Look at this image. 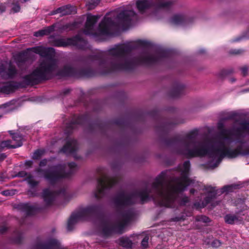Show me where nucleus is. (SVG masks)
Here are the masks:
<instances>
[{
	"label": "nucleus",
	"mask_w": 249,
	"mask_h": 249,
	"mask_svg": "<svg viewBox=\"0 0 249 249\" xmlns=\"http://www.w3.org/2000/svg\"><path fill=\"white\" fill-rule=\"evenodd\" d=\"M233 72L232 69L223 70L221 71L220 75L222 76H225L232 73Z\"/></svg>",
	"instance_id": "nucleus-36"
},
{
	"label": "nucleus",
	"mask_w": 249,
	"mask_h": 249,
	"mask_svg": "<svg viewBox=\"0 0 249 249\" xmlns=\"http://www.w3.org/2000/svg\"><path fill=\"white\" fill-rule=\"evenodd\" d=\"M2 151V149H1V148L0 147V152Z\"/></svg>",
	"instance_id": "nucleus-59"
},
{
	"label": "nucleus",
	"mask_w": 249,
	"mask_h": 249,
	"mask_svg": "<svg viewBox=\"0 0 249 249\" xmlns=\"http://www.w3.org/2000/svg\"><path fill=\"white\" fill-rule=\"evenodd\" d=\"M225 115V116L221 118L224 121L233 119L238 116V114L235 112H227Z\"/></svg>",
	"instance_id": "nucleus-30"
},
{
	"label": "nucleus",
	"mask_w": 249,
	"mask_h": 249,
	"mask_svg": "<svg viewBox=\"0 0 249 249\" xmlns=\"http://www.w3.org/2000/svg\"><path fill=\"white\" fill-rule=\"evenodd\" d=\"M245 38H249V29L244 35L240 36L232 39V42H235L240 41Z\"/></svg>",
	"instance_id": "nucleus-31"
},
{
	"label": "nucleus",
	"mask_w": 249,
	"mask_h": 249,
	"mask_svg": "<svg viewBox=\"0 0 249 249\" xmlns=\"http://www.w3.org/2000/svg\"><path fill=\"white\" fill-rule=\"evenodd\" d=\"M7 228L4 226L0 227V233H3L7 231Z\"/></svg>",
	"instance_id": "nucleus-48"
},
{
	"label": "nucleus",
	"mask_w": 249,
	"mask_h": 249,
	"mask_svg": "<svg viewBox=\"0 0 249 249\" xmlns=\"http://www.w3.org/2000/svg\"><path fill=\"white\" fill-rule=\"evenodd\" d=\"M113 124L122 127L127 125V121L124 118H119L113 121Z\"/></svg>",
	"instance_id": "nucleus-29"
},
{
	"label": "nucleus",
	"mask_w": 249,
	"mask_h": 249,
	"mask_svg": "<svg viewBox=\"0 0 249 249\" xmlns=\"http://www.w3.org/2000/svg\"><path fill=\"white\" fill-rule=\"evenodd\" d=\"M150 114L155 120L156 131L164 145L173 153L188 159L207 156L210 158L207 166L211 169L217 167L224 157L232 159L240 155H249V149L244 148L246 143L245 135H249V122L247 120L240 122L238 126L233 128L232 133L231 129L225 128L224 121L221 118L217 125L219 132L215 139L196 142L198 134L197 129L190 131L184 136L176 135L167 138L174 124L162 118L157 110H152Z\"/></svg>",
	"instance_id": "nucleus-2"
},
{
	"label": "nucleus",
	"mask_w": 249,
	"mask_h": 249,
	"mask_svg": "<svg viewBox=\"0 0 249 249\" xmlns=\"http://www.w3.org/2000/svg\"><path fill=\"white\" fill-rule=\"evenodd\" d=\"M146 42L140 40L137 43L118 44L105 51H99L88 55L86 62L96 65L93 69L89 67L77 68L66 64L58 70L56 75L61 77L90 78L97 74L107 75L117 71L131 72L139 65L152 66L166 62L172 57L170 50H157L154 53L147 48L143 49L137 55L133 52L139 46H145Z\"/></svg>",
	"instance_id": "nucleus-3"
},
{
	"label": "nucleus",
	"mask_w": 249,
	"mask_h": 249,
	"mask_svg": "<svg viewBox=\"0 0 249 249\" xmlns=\"http://www.w3.org/2000/svg\"><path fill=\"white\" fill-rule=\"evenodd\" d=\"M2 194L4 196H10L11 195V193L9 190H5L2 192Z\"/></svg>",
	"instance_id": "nucleus-50"
},
{
	"label": "nucleus",
	"mask_w": 249,
	"mask_h": 249,
	"mask_svg": "<svg viewBox=\"0 0 249 249\" xmlns=\"http://www.w3.org/2000/svg\"><path fill=\"white\" fill-rule=\"evenodd\" d=\"M61 10L60 7L57 8L56 9L53 10L51 13V15H54L57 14H60V11Z\"/></svg>",
	"instance_id": "nucleus-45"
},
{
	"label": "nucleus",
	"mask_w": 249,
	"mask_h": 249,
	"mask_svg": "<svg viewBox=\"0 0 249 249\" xmlns=\"http://www.w3.org/2000/svg\"><path fill=\"white\" fill-rule=\"evenodd\" d=\"M190 169V162L186 160L176 169L161 172L151 184L145 183L141 189L117 193L112 198V201L122 221H102L100 227L102 235L108 237L124 233L125 227L134 220L135 212L133 208L123 210L138 202L143 204L152 200L156 205L166 208L186 206L190 202L189 198L186 196L179 197V193L193 183L189 178Z\"/></svg>",
	"instance_id": "nucleus-1"
},
{
	"label": "nucleus",
	"mask_w": 249,
	"mask_h": 249,
	"mask_svg": "<svg viewBox=\"0 0 249 249\" xmlns=\"http://www.w3.org/2000/svg\"><path fill=\"white\" fill-rule=\"evenodd\" d=\"M34 52L41 57L46 58L33 72L23 77V82L26 85L37 84L49 79L57 68V61L53 58L54 50L53 48L37 46L33 48Z\"/></svg>",
	"instance_id": "nucleus-5"
},
{
	"label": "nucleus",
	"mask_w": 249,
	"mask_h": 249,
	"mask_svg": "<svg viewBox=\"0 0 249 249\" xmlns=\"http://www.w3.org/2000/svg\"><path fill=\"white\" fill-rule=\"evenodd\" d=\"M18 71L15 66L10 65L7 70L2 75V78L4 79H13L17 74Z\"/></svg>",
	"instance_id": "nucleus-19"
},
{
	"label": "nucleus",
	"mask_w": 249,
	"mask_h": 249,
	"mask_svg": "<svg viewBox=\"0 0 249 249\" xmlns=\"http://www.w3.org/2000/svg\"><path fill=\"white\" fill-rule=\"evenodd\" d=\"M244 52L242 49H231L230 51V53L232 54H240Z\"/></svg>",
	"instance_id": "nucleus-38"
},
{
	"label": "nucleus",
	"mask_w": 249,
	"mask_h": 249,
	"mask_svg": "<svg viewBox=\"0 0 249 249\" xmlns=\"http://www.w3.org/2000/svg\"><path fill=\"white\" fill-rule=\"evenodd\" d=\"M18 83H10L7 86V88L9 89L10 90H14L18 88Z\"/></svg>",
	"instance_id": "nucleus-41"
},
{
	"label": "nucleus",
	"mask_w": 249,
	"mask_h": 249,
	"mask_svg": "<svg viewBox=\"0 0 249 249\" xmlns=\"http://www.w3.org/2000/svg\"><path fill=\"white\" fill-rule=\"evenodd\" d=\"M224 219L225 222L230 224H233L235 222L238 221V217L235 214H227Z\"/></svg>",
	"instance_id": "nucleus-26"
},
{
	"label": "nucleus",
	"mask_w": 249,
	"mask_h": 249,
	"mask_svg": "<svg viewBox=\"0 0 249 249\" xmlns=\"http://www.w3.org/2000/svg\"><path fill=\"white\" fill-rule=\"evenodd\" d=\"M118 244L119 246L128 249H131L133 245L132 241L126 236L120 237L118 240Z\"/></svg>",
	"instance_id": "nucleus-22"
},
{
	"label": "nucleus",
	"mask_w": 249,
	"mask_h": 249,
	"mask_svg": "<svg viewBox=\"0 0 249 249\" xmlns=\"http://www.w3.org/2000/svg\"><path fill=\"white\" fill-rule=\"evenodd\" d=\"M196 220L198 222H202L203 223H209L210 222V218L205 215H198L196 216Z\"/></svg>",
	"instance_id": "nucleus-32"
},
{
	"label": "nucleus",
	"mask_w": 249,
	"mask_h": 249,
	"mask_svg": "<svg viewBox=\"0 0 249 249\" xmlns=\"http://www.w3.org/2000/svg\"><path fill=\"white\" fill-rule=\"evenodd\" d=\"M65 194V189L63 188L57 192L51 191L49 189H45L42 192V197L45 203V205L42 207L37 205H31L28 203H20L17 206V208L24 213L27 215H32L36 213L41 211L48 207L51 206L53 203L55 195H64Z\"/></svg>",
	"instance_id": "nucleus-9"
},
{
	"label": "nucleus",
	"mask_w": 249,
	"mask_h": 249,
	"mask_svg": "<svg viewBox=\"0 0 249 249\" xmlns=\"http://www.w3.org/2000/svg\"><path fill=\"white\" fill-rule=\"evenodd\" d=\"M194 19L184 14H177L172 17L171 22L176 25L187 26L193 22Z\"/></svg>",
	"instance_id": "nucleus-15"
},
{
	"label": "nucleus",
	"mask_w": 249,
	"mask_h": 249,
	"mask_svg": "<svg viewBox=\"0 0 249 249\" xmlns=\"http://www.w3.org/2000/svg\"><path fill=\"white\" fill-rule=\"evenodd\" d=\"M33 163V162L32 160H28V161H25V166H26L28 167H32Z\"/></svg>",
	"instance_id": "nucleus-47"
},
{
	"label": "nucleus",
	"mask_w": 249,
	"mask_h": 249,
	"mask_svg": "<svg viewBox=\"0 0 249 249\" xmlns=\"http://www.w3.org/2000/svg\"><path fill=\"white\" fill-rule=\"evenodd\" d=\"M100 0H91L89 2V8L90 9L94 8V7L99 4Z\"/></svg>",
	"instance_id": "nucleus-34"
},
{
	"label": "nucleus",
	"mask_w": 249,
	"mask_h": 249,
	"mask_svg": "<svg viewBox=\"0 0 249 249\" xmlns=\"http://www.w3.org/2000/svg\"><path fill=\"white\" fill-rule=\"evenodd\" d=\"M93 110H94V111H97V109L96 107H94V108H93Z\"/></svg>",
	"instance_id": "nucleus-56"
},
{
	"label": "nucleus",
	"mask_w": 249,
	"mask_h": 249,
	"mask_svg": "<svg viewBox=\"0 0 249 249\" xmlns=\"http://www.w3.org/2000/svg\"><path fill=\"white\" fill-rule=\"evenodd\" d=\"M205 52H206V50L205 49H200L198 51V53H200V54L204 53H205Z\"/></svg>",
	"instance_id": "nucleus-52"
},
{
	"label": "nucleus",
	"mask_w": 249,
	"mask_h": 249,
	"mask_svg": "<svg viewBox=\"0 0 249 249\" xmlns=\"http://www.w3.org/2000/svg\"><path fill=\"white\" fill-rule=\"evenodd\" d=\"M59 242L54 238H50L44 242L37 243L35 248L36 249H53L59 246Z\"/></svg>",
	"instance_id": "nucleus-17"
},
{
	"label": "nucleus",
	"mask_w": 249,
	"mask_h": 249,
	"mask_svg": "<svg viewBox=\"0 0 249 249\" xmlns=\"http://www.w3.org/2000/svg\"><path fill=\"white\" fill-rule=\"evenodd\" d=\"M12 131H9V133L12 135V139L14 141L16 142V143L14 145H20V146H21L22 145V136L19 133H12Z\"/></svg>",
	"instance_id": "nucleus-27"
},
{
	"label": "nucleus",
	"mask_w": 249,
	"mask_h": 249,
	"mask_svg": "<svg viewBox=\"0 0 249 249\" xmlns=\"http://www.w3.org/2000/svg\"><path fill=\"white\" fill-rule=\"evenodd\" d=\"M54 30V26L52 25L45 28L43 29L39 30L34 33V36L36 37L42 36L45 35H48L52 33Z\"/></svg>",
	"instance_id": "nucleus-23"
},
{
	"label": "nucleus",
	"mask_w": 249,
	"mask_h": 249,
	"mask_svg": "<svg viewBox=\"0 0 249 249\" xmlns=\"http://www.w3.org/2000/svg\"><path fill=\"white\" fill-rule=\"evenodd\" d=\"M203 190L205 191L206 196L201 202H196L194 203V206L196 209L204 208L208 204L213 202L216 197L218 191L216 190L215 187L206 185L204 186Z\"/></svg>",
	"instance_id": "nucleus-13"
},
{
	"label": "nucleus",
	"mask_w": 249,
	"mask_h": 249,
	"mask_svg": "<svg viewBox=\"0 0 249 249\" xmlns=\"http://www.w3.org/2000/svg\"><path fill=\"white\" fill-rule=\"evenodd\" d=\"M20 10V7L18 3H14L12 8V10L14 13H17L19 12Z\"/></svg>",
	"instance_id": "nucleus-40"
},
{
	"label": "nucleus",
	"mask_w": 249,
	"mask_h": 249,
	"mask_svg": "<svg viewBox=\"0 0 249 249\" xmlns=\"http://www.w3.org/2000/svg\"><path fill=\"white\" fill-rule=\"evenodd\" d=\"M149 238L147 236H145L141 242V246L143 249H145L148 245Z\"/></svg>",
	"instance_id": "nucleus-37"
},
{
	"label": "nucleus",
	"mask_w": 249,
	"mask_h": 249,
	"mask_svg": "<svg viewBox=\"0 0 249 249\" xmlns=\"http://www.w3.org/2000/svg\"><path fill=\"white\" fill-rule=\"evenodd\" d=\"M25 180L30 187V189L28 191V194L33 196H36L37 195V190L36 187L38 185L39 181L35 180L33 176L31 174H29Z\"/></svg>",
	"instance_id": "nucleus-18"
},
{
	"label": "nucleus",
	"mask_w": 249,
	"mask_h": 249,
	"mask_svg": "<svg viewBox=\"0 0 249 249\" xmlns=\"http://www.w3.org/2000/svg\"><path fill=\"white\" fill-rule=\"evenodd\" d=\"M240 70L241 71L242 74L244 76H246L247 75L248 71V67L246 66H243L240 68Z\"/></svg>",
	"instance_id": "nucleus-42"
},
{
	"label": "nucleus",
	"mask_w": 249,
	"mask_h": 249,
	"mask_svg": "<svg viewBox=\"0 0 249 249\" xmlns=\"http://www.w3.org/2000/svg\"><path fill=\"white\" fill-rule=\"evenodd\" d=\"M22 239V233L19 231H15L13 237V241L16 244H20Z\"/></svg>",
	"instance_id": "nucleus-28"
},
{
	"label": "nucleus",
	"mask_w": 249,
	"mask_h": 249,
	"mask_svg": "<svg viewBox=\"0 0 249 249\" xmlns=\"http://www.w3.org/2000/svg\"><path fill=\"white\" fill-rule=\"evenodd\" d=\"M221 242L217 239L213 240L211 243V246L213 248H218L221 245Z\"/></svg>",
	"instance_id": "nucleus-39"
},
{
	"label": "nucleus",
	"mask_w": 249,
	"mask_h": 249,
	"mask_svg": "<svg viewBox=\"0 0 249 249\" xmlns=\"http://www.w3.org/2000/svg\"><path fill=\"white\" fill-rule=\"evenodd\" d=\"M7 157L5 153H1L0 154V161L3 160Z\"/></svg>",
	"instance_id": "nucleus-49"
},
{
	"label": "nucleus",
	"mask_w": 249,
	"mask_h": 249,
	"mask_svg": "<svg viewBox=\"0 0 249 249\" xmlns=\"http://www.w3.org/2000/svg\"><path fill=\"white\" fill-rule=\"evenodd\" d=\"M246 91H249V88L246 90Z\"/></svg>",
	"instance_id": "nucleus-57"
},
{
	"label": "nucleus",
	"mask_w": 249,
	"mask_h": 249,
	"mask_svg": "<svg viewBox=\"0 0 249 249\" xmlns=\"http://www.w3.org/2000/svg\"><path fill=\"white\" fill-rule=\"evenodd\" d=\"M71 91L70 89H64L60 93L61 96H65L68 95Z\"/></svg>",
	"instance_id": "nucleus-44"
},
{
	"label": "nucleus",
	"mask_w": 249,
	"mask_h": 249,
	"mask_svg": "<svg viewBox=\"0 0 249 249\" xmlns=\"http://www.w3.org/2000/svg\"><path fill=\"white\" fill-rule=\"evenodd\" d=\"M2 117V115H0V119Z\"/></svg>",
	"instance_id": "nucleus-58"
},
{
	"label": "nucleus",
	"mask_w": 249,
	"mask_h": 249,
	"mask_svg": "<svg viewBox=\"0 0 249 249\" xmlns=\"http://www.w3.org/2000/svg\"><path fill=\"white\" fill-rule=\"evenodd\" d=\"M50 42L52 45L56 47H66L72 46L79 50H86L89 48L88 41L79 34L67 38H54L51 36Z\"/></svg>",
	"instance_id": "nucleus-10"
},
{
	"label": "nucleus",
	"mask_w": 249,
	"mask_h": 249,
	"mask_svg": "<svg viewBox=\"0 0 249 249\" xmlns=\"http://www.w3.org/2000/svg\"><path fill=\"white\" fill-rule=\"evenodd\" d=\"M186 85L179 81H175L168 91V95L172 98H178L186 93Z\"/></svg>",
	"instance_id": "nucleus-14"
},
{
	"label": "nucleus",
	"mask_w": 249,
	"mask_h": 249,
	"mask_svg": "<svg viewBox=\"0 0 249 249\" xmlns=\"http://www.w3.org/2000/svg\"><path fill=\"white\" fill-rule=\"evenodd\" d=\"M99 17L89 15L85 23L83 33L85 35L97 38L103 36H109L112 35L113 29L118 27L124 31L133 26L138 20V16L131 10H124L120 12L117 16V23L108 17L107 14L99 23L97 30L94 26Z\"/></svg>",
	"instance_id": "nucleus-4"
},
{
	"label": "nucleus",
	"mask_w": 249,
	"mask_h": 249,
	"mask_svg": "<svg viewBox=\"0 0 249 249\" xmlns=\"http://www.w3.org/2000/svg\"><path fill=\"white\" fill-rule=\"evenodd\" d=\"M196 190L194 189H191L190 191V192L191 194H194Z\"/></svg>",
	"instance_id": "nucleus-54"
},
{
	"label": "nucleus",
	"mask_w": 249,
	"mask_h": 249,
	"mask_svg": "<svg viewBox=\"0 0 249 249\" xmlns=\"http://www.w3.org/2000/svg\"><path fill=\"white\" fill-rule=\"evenodd\" d=\"M30 59V56L27 53L25 52L20 53L17 58V63L18 66L20 68L25 64Z\"/></svg>",
	"instance_id": "nucleus-21"
},
{
	"label": "nucleus",
	"mask_w": 249,
	"mask_h": 249,
	"mask_svg": "<svg viewBox=\"0 0 249 249\" xmlns=\"http://www.w3.org/2000/svg\"><path fill=\"white\" fill-rule=\"evenodd\" d=\"M48 160L46 159L42 160L39 163L40 167L36 168L35 172L38 175L43 177L51 185H53L64 178H69L73 175L77 169V166L74 162H69L68 166L69 170L66 171V164H57L50 166L46 169H42L40 167L45 166Z\"/></svg>",
	"instance_id": "nucleus-6"
},
{
	"label": "nucleus",
	"mask_w": 249,
	"mask_h": 249,
	"mask_svg": "<svg viewBox=\"0 0 249 249\" xmlns=\"http://www.w3.org/2000/svg\"><path fill=\"white\" fill-rule=\"evenodd\" d=\"M77 149V141L73 139L68 138L66 144L60 149V152L66 154H74Z\"/></svg>",
	"instance_id": "nucleus-16"
},
{
	"label": "nucleus",
	"mask_w": 249,
	"mask_h": 249,
	"mask_svg": "<svg viewBox=\"0 0 249 249\" xmlns=\"http://www.w3.org/2000/svg\"><path fill=\"white\" fill-rule=\"evenodd\" d=\"M6 10V7L4 4L0 3V13H3L5 12Z\"/></svg>",
	"instance_id": "nucleus-46"
},
{
	"label": "nucleus",
	"mask_w": 249,
	"mask_h": 249,
	"mask_svg": "<svg viewBox=\"0 0 249 249\" xmlns=\"http://www.w3.org/2000/svg\"><path fill=\"white\" fill-rule=\"evenodd\" d=\"M87 124L88 125V128L90 131L98 130L101 133H104L109 127L107 124L103 123L100 120L96 121L94 123H91L90 122V115L87 113L78 116H74L72 119L66 124L65 134L69 135L78 125H85Z\"/></svg>",
	"instance_id": "nucleus-8"
},
{
	"label": "nucleus",
	"mask_w": 249,
	"mask_h": 249,
	"mask_svg": "<svg viewBox=\"0 0 249 249\" xmlns=\"http://www.w3.org/2000/svg\"><path fill=\"white\" fill-rule=\"evenodd\" d=\"M219 203V201H216L215 203H214L213 205V207H215V206L217 205Z\"/></svg>",
	"instance_id": "nucleus-55"
},
{
	"label": "nucleus",
	"mask_w": 249,
	"mask_h": 249,
	"mask_svg": "<svg viewBox=\"0 0 249 249\" xmlns=\"http://www.w3.org/2000/svg\"><path fill=\"white\" fill-rule=\"evenodd\" d=\"M185 219V216L184 214H181V215L175 216L171 218V220L174 222H178L181 221H183Z\"/></svg>",
	"instance_id": "nucleus-35"
},
{
	"label": "nucleus",
	"mask_w": 249,
	"mask_h": 249,
	"mask_svg": "<svg viewBox=\"0 0 249 249\" xmlns=\"http://www.w3.org/2000/svg\"><path fill=\"white\" fill-rule=\"evenodd\" d=\"M43 150L38 149L36 150L33 154V158L35 160L39 159L43 154Z\"/></svg>",
	"instance_id": "nucleus-33"
},
{
	"label": "nucleus",
	"mask_w": 249,
	"mask_h": 249,
	"mask_svg": "<svg viewBox=\"0 0 249 249\" xmlns=\"http://www.w3.org/2000/svg\"><path fill=\"white\" fill-rule=\"evenodd\" d=\"M61 10L60 11V14L61 16L75 14L76 13V9L73 6L71 5H66L60 7Z\"/></svg>",
	"instance_id": "nucleus-20"
},
{
	"label": "nucleus",
	"mask_w": 249,
	"mask_h": 249,
	"mask_svg": "<svg viewBox=\"0 0 249 249\" xmlns=\"http://www.w3.org/2000/svg\"><path fill=\"white\" fill-rule=\"evenodd\" d=\"M12 142V141L10 140L0 142V147L1 148V149L2 150L5 148H7V149H11L16 148L20 147L19 144L13 145L11 144Z\"/></svg>",
	"instance_id": "nucleus-25"
},
{
	"label": "nucleus",
	"mask_w": 249,
	"mask_h": 249,
	"mask_svg": "<svg viewBox=\"0 0 249 249\" xmlns=\"http://www.w3.org/2000/svg\"><path fill=\"white\" fill-rule=\"evenodd\" d=\"M103 215L104 207L102 204L88 205L72 213L68 221L67 229L72 230L74 225L79 220L98 219Z\"/></svg>",
	"instance_id": "nucleus-7"
},
{
	"label": "nucleus",
	"mask_w": 249,
	"mask_h": 249,
	"mask_svg": "<svg viewBox=\"0 0 249 249\" xmlns=\"http://www.w3.org/2000/svg\"><path fill=\"white\" fill-rule=\"evenodd\" d=\"M5 69L2 66H0V74L2 76V74L5 72Z\"/></svg>",
	"instance_id": "nucleus-51"
},
{
	"label": "nucleus",
	"mask_w": 249,
	"mask_h": 249,
	"mask_svg": "<svg viewBox=\"0 0 249 249\" xmlns=\"http://www.w3.org/2000/svg\"><path fill=\"white\" fill-rule=\"evenodd\" d=\"M173 4V2L167 0H138L136 6L141 13H143L151 7L157 9H169Z\"/></svg>",
	"instance_id": "nucleus-12"
},
{
	"label": "nucleus",
	"mask_w": 249,
	"mask_h": 249,
	"mask_svg": "<svg viewBox=\"0 0 249 249\" xmlns=\"http://www.w3.org/2000/svg\"><path fill=\"white\" fill-rule=\"evenodd\" d=\"M239 187V185L238 184H231L229 185H226L223 186L220 191H219L218 189H216L217 190V194L219 193H220L221 194H223L224 193H228V192H232L234 189H237Z\"/></svg>",
	"instance_id": "nucleus-24"
},
{
	"label": "nucleus",
	"mask_w": 249,
	"mask_h": 249,
	"mask_svg": "<svg viewBox=\"0 0 249 249\" xmlns=\"http://www.w3.org/2000/svg\"><path fill=\"white\" fill-rule=\"evenodd\" d=\"M119 179L116 177H109L105 175H101L97 180L96 189L94 192L96 198L100 199L107 196L111 189L117 184Z\"/></svg>",
	"instance_id": "nucleus-11"
},
{
	"label": "nucleus",
	"mask_w": 249,
	"mask_h": 249,
	"mask_svg": "<svg viewBox=\"0 0 249 249\" xmlns=\"http://www.w3.org/2000/svg\"><path fill=\"white\" fill-rule=\"evenodd\" d=\"M28 175H28L26 171H21L19 172L17 174V176L18 177H21V178H23V177H26V178H27Z\"/></svg>",
	"instance_id": "nucleus-43"
},
{
	"label": "nucleus",
	"mask_w": 249,
	"mask_h": 249,
	"mask_svg": "<svg viewBox=\"0 0 249 249\" xmlns=\"http://www.w3.org/2000/svg\"><path fill=\"white\" fill-rule=\"evenodd\" d=\"M119 95L118 96H124V95H125V93L124 92V91H121L119 92Z\"/></svg>",
	"instance_id": "nucleus-53"
}]
</instances>
